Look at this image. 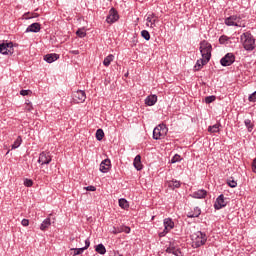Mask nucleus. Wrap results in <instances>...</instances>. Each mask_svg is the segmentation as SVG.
<instances>
[{
  "label": "nucleus",
  "instance_id": "c756f323",
  "mask_svg": "<svg viewBox=\"0 0 256 256\" xmlns=\"http://www.w3.org/2000/svg\"><path fill=\"white\" fill-rule=\"evenodd\" d=\"M104 137H105V132H103V129H98L96 131V139H97V141H103Z\"/></svg>",
  "mask_w": 256,
  "mask_h": 256
},
{
  "label": "nucleus",
  "instance_id": "3c124183",
  "mask_svg": "<svg viewBox=\"0 0 256 256\" xmlns=\"http://www.w3.org/2000/svg\"><path fill=\"white\" fill-rule=\"evenodd\" d=\"M108 1H112V0H108Z\"/></svg>",
  "mask_w": 256,
  "mask_h": 256
},
{
  "label": "nucleus",
  "instance_id": "37998d69",
  "mask_svg": "<svg viewBox=\"0 0 256 256\" xmlns=\"http://www.w3.org/2000/svg\"><path fill=\"white\" fill-rule=\"evenodd\" d=\"M90 246H91V241L89 239H86L85 246L82 247V249H85V251H86V249H89Z\"/></svg>",
  "mask_w": 256,
  "mask_h": 256
},
{
  "label": "nucleus",
  "instance_id": "4be33fe9",
  "mask_svg": "<svg viewBox=\"0 0 256 256\" xmlns=\"http://www.w3.org/2000/svg\"><path fill=\"white\" fill-rule=\"evenodd\" d=\"M201 215V209L199 207L194 208V212H188L187 217L193 219L195 217H199Z\"/></svg>",
  "mask_w": 256,
  "mask_h": 256
},
{
  "label": "nucleus",
  "instance_id": "a878e982",
  "mask_svg": "<svg viewBox=\"0 0 256 256\" xmlns=\"http://www.w3.org/2000/svg\"><path fill=\"white\" fill-rule=\"evenodd\" d=\"M115 59V56L113 54L108 55L104 61H103V65L105 67H109L111 65V62Z\"/></svg>",
  "mask_w": 256,
  "mask_h": 256
},
{
  "label": "nucleus",
  "instance_id": "09e8293b",
  "mask_svg": "<svg viewBox=\"0 0 256 256\" xmlns=\"http://www.w3.org/2000/svg\"><path fill=\"white\" fill-rule=\"evenodd\" d=\"M27 105H28L27 111H32L33 110V106H31V103H28Z\"/></svg>",
  "mask_w": 256,
  "mask_h": 256
},
{
  "label": "nucleus",
  "instance_id": "dca6fc26",
  "mask_svg": "<svg viewBox=\"0 0 256 256\" xmlns=\"http://www.w3.org/2000/svg\"><path fill=\"white\" fill-rule=\"evenodd\" d=\"M57 59H59V54L57 53L46 54L44 56V61H46V63H54Z\"/></svg>",
  "mask_w": 256,
  "mask_h": 256
},
{
  "label": "nucleus",
  "instance_id": "4c0bfd02",
  "mask_svg": "<svg viewBox=\"0 0 256 256\" xmlns=\"http://www.w3.org/2000/svg\"><path fill=\"white\" fill-rule=\"evenodd\" d=\"M181 161V156L179 154H176L172 157L171 163H179Z\"/></svg>",
  "mask_w": 256,
  "mask_h": 256
},
{
  "label": "nucleus",
  "instance_id": "9d476101",
  "mask_svg": "<svg viewBox=\"0 0 256 256\" xmlns=\"http://www.w3.org/2000/svg\"><path fill=\"white\" fill-rule=\"evenodd\" d=\"M85 99H87V95L83 90H77L73 94V101L74 103H85Z\"/></svg>",
  "mask_w": 256,
  "mask_h": 256
},
{
  "label": "nucleus",
  "instance_id": "b1692460",
  "mask_svg": "<svg viewBox=\"0 0 256 256\" xmlns=\"http://www.w3.org/2000/svg\"><path fill=\"white\" fill-rule=\"evenodd\" d=\"M95 252L99 253L100 255H105V253H107V249L105 248V245L98 244L95 248Z\"/></svg>",
  "mask_w": 256,
  "mask_h": 256
},
{
  "label": "nucleus",
  "instance_id": "f257e3e1",
  "mask_svg": "<svg viewBox=\"0 0 256 256\" xmlns=\"http://www.w3.org/2000/svg\"><path fill=\"white\" fill-rule=\"evenodd\" d=\"M211 51H213V46L211 43L203 40L200 42V53L202 55L201 63L202 65H207L211 61Z\"/></svg>",
  "mask_w": 256,
  "mask_h": 256
},
{
  "label": "nucleus",
  "instance_id": "de8ad7c7",
  "mask_svg": "<svg viewBox=\"0 0 256 256\" xmlns=\"http://www.w3.org/2000/svg\"><path fill=\"white\" fill-rule=\"evenodd\" d=\"M113 233L114 235H117V233H121V228L120 229L114 228Z\"/></svg>",
  "mask_w": 256,
  "mask_h": 256
},
{
  "label": "nucleus",
  "instance_id": "473e14b6",
  "mask_svg": "<svg viewBox=\"0 0 256 256\" xmlns=\"http://www.w3.org/2000/svg\"><path fill=\"white\" fill-rule=\"evenodd\" d=\"M141 37H143V39H145V41H149V39H151V34H149V31H147V30H142Z\"/></svg>",
  "mask_w": 256,
  "mask_h": 256
},
{
  "label": "nucleus",
  "instance_id": "6ab92c4d",
  "mask_svg": "<svg viewBox=\"0 0 256 256\" xmlns=\"http://www.w3.org/2000/svg\"><path fill=\"white\" fill-rule=\"evenodd\" d=\"M133 165L137 171H141V169H143V164L141 163V155H137L134 158Z\"/></svg>",
  "mask_w": 256,
  "mask_h": 256
},
{
  "label": "nucleus",
  "instance_id": "a18cd8bd",
  "mask_svg": "<svg viewBox=\"0 0 256 256\" xmlns=\"http://www.w3.org/2000/svg\"><path fill=\"white\" fill-rule=\"evenodd\" d=\"M21 225H23V227H29V219H23Z\"/></svg>",
  "mask_w": 256,
  "mask_h": 256
},
{
  "label": "nucleus",
  "instance_id": "a211bd4d",
  "mask_svg": "<svg viewBox=\"0 0 256 256\" xmlns=\"http://www.w3.org/2000/svg\"><path fill=\"white\" fill-rule=\"evenodd\" d=\"M147 23H150V27L153 29L155 23H157V15L155 13L149 14L146 19Z\"/></svg>",
  "mask_w": 256,
  "mask_h": 256
},
{
  "label": "nucleus",
  "instance_id": "393cba45",
  "mask_svg": "<svg viewBox=\"0 0 256 256\" xmlns=\"http://www.w3.org/2000/svg\"><path fill=\"white\" fill-rule=\"evenodd\" d=\"M244 125L249 133H251V131H253V129L255 128V124H253L250 119H246L244 121Z\"/></svg>",
  "mask_w": 256,
  "mask_h": 256
},
{
  "label": "nucleus",
  "instance_id": "0eeeda50",
  "mask_svg": "<svg viewBox=\"0 0 256 256\" xmlns=\"http://www.w3.org/2000/svg\"><path fill=\"white\" fill-rule=\"evenodd\" d=\"M175 227V222H173V219L166 218L164 219V230L163 232L159 233V237H165L167 233L171 231Z\"/></svg>",
  "mask_w": 256,
  "mask_h": 256
},
{
  "label": "nucleus",
  "instance_id": "c03bdc74",
  "mask_svg": "<svg viewBox=\"0 0 256 256\" xmlns=\"http://www.w3.org/2000/svg\"><path fill=\"white\" fill-rule=\"evenodd\" d=\"M29 93H31V90H21L20 91V95H22L23 97L29 95Z\"/></svg>",
  "mask_w": 256,
  "mask_h": 256
},
{
  "label": "nucleus",
  "instance_id": "e433bc0d",
  "mask_svg": "<svg viewBox=\"0 0 256 256\" xmlns=\"http://www.w3.org/2000/svg\"><path fill=\"white\" fill-rule=\"evenodd\" d=\"M76 35H77L78 37H80L81 39H83V37H86L87 33H86L85 31L81 30V29H78V30L76 31Z\"/></svg>",
  "mask_w": 256,
  "mask_h": 256
},
{
  "label": "nucleus",
  "instance_id": "423d86ee",
  "mask_svg": "<svg viewBox=\"0 0 256 256\" xmlns=\"http://www.w3.org/2000/svg\"><path fill=\"white\" fill-rule=\"evenodd\" d=\"M0 53L2 55H13L15 49L13 48V42L0 43Z\"/></svg>",
  "mask_w": 256,
  "mask_h": 256
},
{
  "label": "nucleus",
  "instance_id": "4468645a",
  "mask_svg": "<svg viewBox=\"0 0 256 256\" xmlns=\"http://www.w3.org/2000/svg\"><path fill=\"white\" fill-rule=\"evenodd\" d=\"M41 31V24L40 23H32L26 29V33H39Z\"/></svg>",
  "mask_w": 256,
  "mask_h": 256
},
{
  "label": "nucleus",
  "instance_id": "bb28decb",
  "mask_svg": "<svg viewBox=\"0 0 256 256\" xmlns=\"http://www.w3.org/2000/svg\"><path fill=\"white\" fill-rule=\"evenodd\" d=\"M219 127H221V123L214 124L213 126L208 127L209 133H219Z\"/></svg>",
  "mask_w": 256,
  "mask_h": 256
},
{
  "label": "nucleus",
  "instance_id": "f8f14e48",
  "mask_svg": "<svg viewBox=\"0 0 256 256\" xmlns=\"http://www.w3.org/2000/svg\"><path fill=\"white\" fill-rule=\"evenodd\" d=\"M116 21H119V13L115 8H111L106 18V22L111 24L115 23Z\"/></svg>",
  "mask_w": 256,
  "mask_h": 256
},
{
  "label": "nucleus",
  "instance_id": "58836bf2",
  "mask_svg": "<svg viewBox=\"0 0 256 256\" xmlns=\"http://www.w3.org/2000/svg\"><path fill=\"white\" fill-rule=\"evenodd\" d=\"M24 185H25V187H33V180L26 178L24 180Z\"/></svg>",
  "mask_w": 256,
  "mask_h": 256
},
{
  "label": "nucleus",
  "instance_id": "39448f33",
  "mask_svg": "<svg viewBox=\"0 0 256 256\" xmlns=\"http://www.w3.org/2000/svg\"><path fill=\"white\" fill-rule=\"evenodd\" d=\"M241 19V16L232 15L225 18L224 23L227 27H245V23Z\"/></svg>",
  "mask_w": 256,
  "mask_h": 256
},
{
  "label": "nucleus",
  "instance_id": "aec40b11",
  "mask_svg": "<svg viewBox=\"0 0 256 256\" xmlns=\"http://www.w3.org/2000/svg\"><path fill=\"white\" fill-rule=\"evenodd\" d=\"M167 185L170 189H179V187H181V182L178 180H170L167 182Z\"/></svg>",
  "mask_w": 256,
  "mask_h": 256
},
{
  "label": "nucleus",
  "instance_id": "2eb2a0df",
  "mask_svg": "<svg viewBox=\"0 0 256 256\" xmlns=\"http://www.w3.org/2000/svg\"><path fill=\"white\" fill-rule=\"evenodd\" d=\"M109 169H111V160L105 159L100 164L101 173H108Z\"/></svg>",
  "mask_w": 256,
  "mask_h": 256
},
{
  "label": "nucleus",
  "instance_id": "1a4fd4ad",
  "mask_svg": "<svg viewBox=\"0 0 256 256\" xmlns=\"http://www.w3.org/2000/svg\"><path fill=\"white\" fill-rule=\"evenodd\" d=\"M51 161H52V157L49 152H41L39 154L38 163L40 165H49Z\"/></svg>",
  "mask_w": 256,
  "mask_h": 256
},
{
  "label": "nucleus",
  "instance_id": "7c9ffc66",
  "mask_svg": "<svg viewBox=\"0 0 256 256\" xmlns=\"http://www.w3.org/2000/svg\"><path fill=\"white\" fill-rule=\"evenodd\" d=\"M227 185H228V187L235 189V187H237V181H235V179H233V177H230L229 179H227Z\"/></svg>",
  "mask_w": 256,
  "mask_h": 256
},
{
  "label": "nucleus",
  "instance_id": "9b49d317",
  "mask_svg": "<svg viewBox=\"0 0 256 256\" xmlns=\"http://www.w3.org/2000/svg\"><path fill=\"white\" fill-rule=\"evenodd\" d=\"M223 207H227V201L225 200V195L220 194L214 204V209L219 211V209H223Z\"/></svg>",
  "mask_w": 256,
  "mask_h": 256
},
{
  "label": "nucleus",
  "instance_id": "412c9836",
  "mask_svg": "<svg viewBox=\"0 0 256 256\" xmlns=\"http://www.w3.org/2000/svg\"><path fill=\"white\" fill-rule=\"evenodd\" d=\"M51 227V218H46L40 225L41 231H46V229H49Z\"/></svg>",
  "mask_w": 256,
  "mask_h": 256
},
{
  "label": "nucleus",
  "instance_id": "72a5a7b5",
  "mask_svg": "<svg viewBox=\"0 0 256 256\" xmlns=\"http://www.w3.org/2000/svg\"><path fill=\"white\" fill-rule=\"evenodd\" d=\"M203 66H205V64H203V62H201V59L197 60L196 65L194 66V70L201 71V69H203Z\"/></svg>",
  "mask_w": 256,
  "mask_h": 256
},
{
  "label": "nucleus",
  "instance_id": "79ce46f5",
  "mask_svg": "<svg viewBox=\"0 0 256 256\" xmlns=\"http://www.w3.org/2000/svg\"><path fill=\"white\" fill-rule=\"evenodd\" d=\"M27 15H29V13L25 14V19H35V17H39V14L37 13H34L31 16H27Z\"/></svg>",
  "mask_w": 256,
  "mask_h": 256
},
{
  "label": "nucleus",
  "instance_id": "5701e85b",
  "mask_svg": "<svg viewBox=\"0 0 256 256\" xmlns=\"http://www.w3.org/2000/svg\"><path fill=\"white\" fill-rule=\"evenodd\" d=\"M166 253H172V255L181 256V250L175 248L174 246H169L166 249Z\"/></svg>",
  "mask_w": 256,
  "mask_h": 256
},
{
  "label": "nucleus",
  "instance_id": "ea45409f",
  "mask_svg": "<svg viewBox=\"0 0 256 256\" xmlns=\"http://www.w3.org/2000/svg\"><path fill=\"white\" fill-rule=\"evenodd\" d=\"M121 233H131V228L129 226H123L120 228Z\"/></svg>",
  "mask_w": 256,
  "mask_h": 256
},
{
  "label": "nucleus",
  "instance_id": "7ed1b4c3",
  "mask_svg": "<svg viewBox=\"0 0 256 256\" xmlns=\"http://www.w3.org/2000/svg\"><path fill=\"white\" fill-rule=\"evenodd\" d=\"M168 131L169 128H167V125L163 123L159 124L153 130V139H155V141H159V139H164L167 136Z\"/></svg>",
  "mask_w": 256,
  "mask_h": 256
},
{
  "label": "nucleus",
  "instance_id": "49530a36",
  "mask_svg": "<svg viewBox=\"0 0 256 256\" xmlns=\"http://www.w3.org/2000/svg\"><path fill=\"white\" fill-rule=\"evenodd\" d=\"M86 191H97V188L95 186H87Z\"/></svg>",
  "mask_w": 256,
  "mask_h": 256
},
{
  "label": "nucleus",
  "instance_id": "2f4dec72",
  "mask_svg": "<svg viewBox=\"0 0 256 256\" xmlns=\"http://www.w3.org/2000/svg\"><path fill=\"white\" fill-rule=\"evenodd\" d=\"M22 142H23V139L21 138V136H18L14 144L12 145V149H17L18 147H21Z\"/></svg>",
  "mask_w": 256,
  "mask_h": 256
},
{
  "label": "nucleus",
  "instance_id": "20e7f679",
  "mask_svg": "<svg viewBox=\"0 0 256 256\" xmlns=\"http://www.w3.org/2000/svg\"><path fill=\"white\" fill-rule=\"evenodd\" d=\"M192 237L193 247H196V249L207 243V234L201 231L196 232Z\"/></svg>",
  "mask_w": 256,
  "mask_h": 256
},
{
  "label": "nucleus",
  "instance_id": "8fccbe9b",
  "mask_svg": "<svg viewBox=\"0 0 256 256\" xmlns=\"http://www.w3.org/2000/svg\"><path fill=\"white\" fill-rule=\"evenodd\" d=\"M71 53L72 55H79V50H72Z\"/></svg>",
  "mask_w": 256,
  "mask_h": 256
},
{
  "label": "nucleus",
  "instance_id": "ddd939ff",
  "mask_svg": "<svg viewBox=\"0 0 256 256\" xmlns=\"http://www.w3.org/2000/svg\"><path fill=\"white\" fill-rule=\"evenodd\" d=\"M190 197L193 199H205L207 197V190L205 189H200L198 191L193 192Z\"/></svg>",
  "mask_w": 256,
  "mask_h": 256
},
{
  "label": "nucleus",
  "instance_id": "6e6552de",
  "mask_svg": "<svg viewBox=\"0 0 256 256\" xmlns=\"http://www.w3.org/2000/svg\"><path fill=\"white\" fill-rule=\"evenodd\" d=\"M235 61V54L233 53H227L221 60L220 65L222 67H230V65H233Z\"/></svg>",
  "mask_w": 256,
  "mask_h": 256
},
{
  "label": "nucleus",
  "instance_id": "a19ab883",
  "mask_svg": "<svg viewBox=\"0 0 256 256\" xmlns=\"http://www.w3.org/2000/svg\"><path fill=\"white\" fill-rule=\"evenodd\" d=\"M248 101L255 103L256 101V91L254 93H252L249 97H248Z\"/></svg>",
  "mask_w": 256,
  "mask_h": 256
},
{
  "label": "nucleus",
  "instance_id": "f3484780",
  "mask_svg": "<svg viewBox=\"0 0 256 256\" xmlns=\"http://www.w3.org/2000/svg\"><path fill=\"white\" fill-rule=\"evenodd\" d=\"M155 103H157V95H150L145 99V104L148 105V107H153Z\"/></svg>",
  "mask_w": 256,
  "mask_h": 256
},
{
  "label": "nucleus",
  "instance_id": "c9c22d12",
  "mask_svg": "<svg viewBox=\"0 0 256 256\" xmlns=\"http://www.w3.org/2000/svg\"><path fill=\"white\" fill-rule=\"evenodd\" d=\"M215 99H217V97H215V96H207L206 98H205V103L207 104V105H209V104H211V103H213V101H215Z\"/></svg>",
  "mask_w": 256,
  "mask_h": 256
},
{
  "label": "nucleus",
  "instance_id": "c85d7f7f",
  "mask_svg": "<svg viewBox=\"0 0 256 256\" xmlns=\"http://www.w3.org/2000/svg\"><path fill=\"white\" fill-rule=\"evenodd\" d=\"M70 251H73L70 253V255L77 256L82 255V253L85 251V248H71Z\"/></svg>",
  "mask_w": 256,
  "mask_h": 256
},
{
  "label": "nucleus",
  "instance_id": "f704fd0d",
  "mask_svg": "<svg viewBox=\"0 0 256 256\" xmlns=\"http://www.w3.org/2000/svg\"><path fill=\"white\" fill-rule=\"evenodd\" d=\"M229 37L227 35H222L219 38V43L220 45H225L227 43V41H229Z\"/></svg>",
  "mask_w": 256,
  "mask_h": 256
},
{
  "label": "nucleus",
  "instance_id": "cd10ccee",
  "mask_svg": "<svg viewBox=\"0 0 256 256\" xmlns=\"http://www.w3.org/2000/svg\"><path fill=\"white\" fill-rule=\"evenodd\" d=\"M118 203H119V207H121V209H129V202H127V199L121 198V199H119Z\"/></svg>",
  "mask_w": 256,
  "mask_h": 256
},
{
  "label": "nucleus",
  "instance_id": "f03ea898",
  "mask_svg": "<svg viewBox=\"0 0 256 256\" xmlns=\"http://www.w3.org/2000/svg\"><path fill=\"white\" fill-rule=\"evenodd\" d=\"M240 41L245 51H253L255 49V38L251 32H245L240 36Z\"/></svg>",
  "mask_w": 256,
  "mask_h": 256
}]
</instances>
